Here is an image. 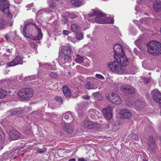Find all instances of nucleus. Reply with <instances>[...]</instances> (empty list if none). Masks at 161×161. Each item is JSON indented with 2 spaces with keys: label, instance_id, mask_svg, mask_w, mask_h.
<instances>
[{
  "label": "nucleus",
  "instance_id": "nucleus-13",
  "mask_svg": "<svg viewBox=\"0 0 161 161\" xmlns=\"http://www.w3.org/2000/svg\"><path fill=\"white\" fill-rule=\"evenodd\" d=\"M84 126L85 128H86L95 129L98 127V125L97 123L87 120L85 121Z\"/></svg>",
  "mask_w": 161,
  "mask_h": 161
},
{
  "label": "nucleus",
  "instance_id": "nucleus-22",
  "mask_svg": "<svg viewBox=\"0 0 161 161\" xmlns=\"http://www.w3.org/2000/svg\"><path fill=\"white\" fill-rule=\"evenodd\" d=\"M144 103L141 100H137L135 103V107L138 110L142 109L144 107Z\"/></svg>",
  "mask_w": 161,
  "mask_h": 161
},
{
  "label": "nucleus",
  "instance_id": "nucleus-19",
  "mask_svg": "<svg viewBox=\"0 0 161 161\" xmlns=\"http://www.w3.org/2000/svg\"><path fill=\"white\" fill-rule=\"evenodd\" d=\"M63 91L64 95L67 97H70L72 95V93L70 91L69 89L68 86L66 85H64L63 86Z\"/></svg>",
  "mask_w": 161,
  "mask_h": 161
},
{
  "label": "nucleus",
  "instance_id": "nucleus-26",
  "mask_svg": "<svg viewBox=\"0 0 161 161\" xmlns=\"http://www.w3.org/2000/svg\"><path fill=\"white\" fill-rule=\"evenodd\" d=\"M5 135L0 128V144H2L4 142Z\"/></svg>",
  "mask_w": 161,
  "mask_h": 161
},
{
  "label": "nucleus",
  "instance_id": "nucleus-30",
  "mask_svg": "<svg viewBox=\"0 0 161 161\" xmlns=\"http://www.w3.org/2000/svg\"><path fill=\"white\" fill-rule=\"evenodd\" d=\"M104 23L107 24H113L114 22V20H113V18H110L107 17L104 15Z\"/></svg>",
  "mask_w": 161,
  "mask_h": 161
},
{
  "label": "nucleus",
  "instance_id": "nucleus-1",
  "mask_svg": "<svg viewBox=\"0 0 161 161\" xmlns=\"http://www.w3.org/2000/svg\"><path fill=\"white\" fill-rule=\"evenodd\" d=\"M113 49L115 59L112 62L108 63V67L113 72L119 74H123L125 70L124 66L128 64V60L125 55L123 49L119 44H115Z\"/></svg>",
  "mask_w": 161,
  "mask_h": 161
},
{
  "label": "nucleus",
  "instance_id": "nucleus-31",
  "mask_svg": "<svg viewBox=\"0 0 161 161\" xmlns=\"http://www.w3.org/2000/svg\"><path fill=\"white\" fill-rule=\"evenodd\" d=\"M7 95V93L5 91L2 89H0V98L5 97Z\"/></svg>",
  "mask_w": 161,
  "mask_h": 161
},
{
  "label": "nucleus",
  "instance_id": "nucleus-10",
  "mask_svg": "<svg viewBox=\"0 0 161 161\" xmlns=\"http://www.w3.org/2000/svg\"><path fill=\"white\" fill-rule=\"evenodd\" d=\"M113 108L110 106H108L102 110L103 113L107 119L109 120L112 117Z\"/></svg>",
  "mask_w": 161,
  "mask_h": 161
},
{
  "label": "nucleus",
  "instance_id": "nucleus-14",
  "mask_svg": "<svg viewBox=\"0 0 161 161\" xmlns=\"http://www.w3.org/2000/svg\"><path fill=\"white\" fill-rule=\"evenodd\" d=\"M63 54L68 58H71L73 54V52L69 47H63L62 48Z\"/></svg>",
  "mask_w": 161,
  "mask_h": 161
},
{
  "label": "nucleus",
  "instance_id": "nucleus-34",
  "mask_svg": "<svg viewBox=\"0 0 161 161\" xmlns=\"http://www.w3.org/2000/svg\"><path fill=\"white\" fill-rule=\"evenodd\" d=\"M76 37L79 40H81L83 39V35L80 33H77L76 34Z\"/></svg>",
  "mask_w": 161,
  "mask_h": 161
},
{
  "label": "nucleus",
  "instance_id": "nucleus-58",
  "mask_svg": "<svg viewBox=\"0 0 161 161\" xmlns=\"http://www.w3.org/2000/svg\"><path fill=\"white\" fill-rule=\"evenodd\" d=\"M159 105H160V107H161V102L159 103Z\"/></svg>",
  "mask_w": 161,
  "mask_h": 161
},
{
  "label": "nucleus",
  "instance_id": "nucleus-47",
  "mask_svg": "<svg viewBox=\"0 0 161 161\" xmlns=\"http://www.w3.org/2000/svg\"><path fill=\"white\" fill-rule=\"evenodd\" d=\"M4 38L7 40H10L9 36L8 34H6L4 36Z\"/></svg>",
  "mask_w": 161,
  "mask_h": 161
},
{
  "label": "nucleus",
  "instance_id": "nucleus-57",
  "mask_svg": "<svg viewBox=\"0 0 161 161\" xmlns=\"http://www.w3.org/2000/svg\"><path fill=\"white\" fill-rule=\"evenodd\" d=\"M8 18H9L11 19V18L12 16H8Z\"/></svg>",
  "mask_w": 161,
  "mask_h": 161
},
{
  "label": "nucleus",
  "instance_id": "nucleus-38",
  "mask_svg": "<svg viewBox=\"0 0 161 161\" xmlns=\"http://www.w3.org/2000/svg\"><path fill=\"white\" fill-rule=\"evenodd\" d=\"M68 15L69 18L71 19H74L75 17H77V15L76 14L73 13H69L68 14Z\"/></svg>",
  "mask_w": 161,
  "mask_h": 161
},
{
  "label": "nucleus",
  "instance_id": "nucleus-9",
  "mask_svg": "<svg viewBox=\"0 0 161 161\" xmlns=\"http://www.w3.org/2000/svg\"><path fill=\"white\" fill-rule=\"evenodd\" d=\"M120 89L122 92L128 94H133L136 92L135 88L129 85L123 84L121 87Z\"/></svg>",
  "mask_w": 161,
  "mask_h": 161
},
{
  "label": "nucleus",
  "instance_id": "nucleus-20",
  "mask_svg": "<svg viewBox=\"0 0 161 161\" xmlns=\"http://www.w3.org/2000/svg\"><path fill=\"white\" fill-rule=\"evenodd\" d=\"M70 2L73 7H78L83 4V0H71Z\"/></svg>",
  "mask_w": 161,
  "mask_h": 161
},
{
  "label": "nucleus",
  "instance_id": "nucleus-12",
  "mask_svg": "<svg viewBox=\"0 0 161 161\" xmlns=\"http://www.w3.org/2000/svg\"><path fill=\"white\" fill-rule=\"evenodd\" d=\"M23 63L20 57L17 56L14 59L10 62L7 64L6 67H10L14 66L19 64H22Z\"/></svg>",
  "mask_w": 161,
  "mask_h": 161
},
{
  "label": "nucleus",
  "instance_id": "nucleus-18",
  "mask_svg": "<svg viewBox=\"0 0 161 161\" xmlns=\"http://www.w3.org/2000/svg\"><path fill=\"white\" fill-rule=\"evenodd\" d=\"M153 8L156 12H158L161 10V1L157 0L153 3Z\"/></svg>",
  "mask_w": 161,
  "mask_h": 161
},
{
  "label": "nucleus",
  "instance_id": "nucleus-51",
  "mask_svg": "<svg viewBox=\"0 0 161 161\" xmlns=\"http://www.w3.org/2000/svg\"><path fill=\"white\" fill-rule=\"evenodd\" d=\"M6 51L7 52H8L9 53H10L11 52L10 51V49H7L6 50Z\"/></svg>",
  "mask_w": 161,
  "mask_h": 161
},
{
  "label": "nucleus",
  "instance_id": "nucleus-27",
  "mask_svg": "<svg viewBox=\"0 0 161 161\" xmlns=\"http://www.w3.org/2000/svg\"><path fill=\"white\" fill-rule=\"evenodd\" d=\"M76 58H75V61L78 63H81L83 62V57L79 55L76 54L75 55Z\"/></svg>",
  "mask_w": 161,
  "mask_h": 161
},
{
  "label": "nucleus",
  "instance_id": "nucleus-29",
  "mask_svg": "<svg viewBox=\"0 0 161 161\" xmlns=\"http://www.w3.org/2000/svg\"><path fill=\"white\" fill-rule=\"evenodd\" d=\"M47 4L49 7L52 9L55 6V3L54 0H48Z\"/></svg>",
  "mask_w": 161,
  "mask_h": 161
},
{
  "label": "nucleus",
  "instance_id": "nucleus-60",
  "mask_svg": "<svg viewBox=\"0 0 161 161\" xmlns=\"http://www.w3.org/2000/svg\"><path fill=\"white\" fill-rule=\"evenodd\" d=\"M22 27V25H21V27L20 28H21V27Z\"/></svg>",
  "mask_w": 161,
  "mask_h": 161
},
{
  "label": "nucleus",
  "instance_id": "nucleus-56",
  "mask_svg": "<svg viewBox=\"0 0 161 161\" xmlns=\"http://www.w3.org/2000/svg\"><path fill=\"white\" fill-rule=\"evenodd\" d=\"M68 116V115H65L64 116V118L65 119H66L67 118Z\"/></svg>",
  "mask_w": 161,
  "mask_h": 161
},
{
  "label": "nucleus",
  "instance_id": "nucleus-3",
  "mask_svg": "<svg viewBox=\"0 0 161 161\" xmlns=\"http://www.w3.org/2000/svg\"><path fill=\"white\" fill-rule=\"evenodd\" d=\"M147 47L149 53L155 56L161 54V43L159 42L151 41L147 45Z\"/></svg>",
  "mask_w": 161,
  "mask_h": 161
},
{
  "label": "nucleus",
  "instance_id": "nucleus-37",
  "mask_svg": "<svg viewBox=\"0 0 161 161\" xmlns=\"http://www.w3.org/2000/svg\"><path fill=\"white\" fill-rule=\"evenodd\" d=\"M24 133L26 135H29L32 133L31 130L29 128H28L25 129L24 131Z\"/></svg>",
  "mask_w": 161,
  "mask_h": 161
},
{
  "label": "nucleus",
  "instance_id": "nucleus-35",
  "mask_svg": "<svg viewBox=\"0 0 161 161\" xmlns=\"http://www.w3.org/2000/svg\"><path fill=\"white\" fill-rule=\"evenodd\" d=\"M55 100L58 102L62 103L63 102V99L61 97L57 96L55 98Z\"/></svg>",
  "mask_w": 161,
  "mask_h": 161
},
{
  "label": "nucleus",
  "instance_id": "nucleus-52",
  "mask_svg": "<svg viewBox=\"0 0 161 161\" xmlns=\"http://www.w3.org/2000/svg\"><path fill=\"white\" fill-rule=\"evenodd\" d=\"M134 52L135 53H136V52H137V49L136 48H135L134 49Z\"/></svg>",
  "mask_w": 161,
  "mask_h": 161
},
{
  "label": "nucleus",
  "instance_id": "nucleus-42",
  "mask_svg": "<svg viewBox=\"0 0 161 161\" xmlns=\"http://www.w3.org/2000/svg\"><path fill=\"white\" fill-rule=\"evenodd\" d=\"M69 32L67 30H64L63 31V33L65 35H68L69 34Z\"/></svg>",
  "mask_w": 161,
  "mask_h": 161
},
{
  "label": "nucleus",
  "instance_id": "nucleus-11",
  "mask_svg": "<svg viewBox=\"0 0 161 161\" xmlns=\"http://www.w3.org/2000/svg\"><path fill=\"white\" fill-rule=\"evenodd\" d=\"M9 135L11 139L13 140L23 139L24 137L21 134L14 129H13L10 131Z\"/></svg>",
  "mask_w": 161,
  "mask_h": 161
},
{
  "label": "nucleus",
  "instance_id": "nucleus-50",
  "mask_svg": "<svg viewBox=\"0 0 161 161\" xmlns=\"http://www.w3.org/2000/svg\"><path fill=\"white\" fill-rule=\"evenodd\" d=\"M68 161H76V159L75 158H72L71 159H69Z\"/></svg>",
  "mask_w": 161,
  "mask_h": 161
},
{
  "label": "nucleus",
  "instance_id": "nucleus-36",
  "mask_svg": "<svg viewBox=\"0 0 161 161\" xmlns=\"http://www.w3.org/2000/svg\"><path fill=\"white\" fill-rule=\"evenodd\" d=\"M50 76L52 78H55L58 77V75L55 72H51L49 74Z\"/></svg>",
  "mask_w": 161,
  "mask_h": 161
},
{
  "label": "nucleus",
  "instance_id": "nucleus-59",
  "mask_svg": "<svg viewBox=\"0 0 161 161\" xmlns=\"http://www.w3.org/2000/svg\"><path fill=\"white\" fill-rule=\"evenodd\" d=\"M142 20V19H141L140 20V22H141Z\"/></svg>",
  "mask_w": 161,
  "mask_h": 161
},
{
  "label": "nucleus",
  "instance_id": "nucleus-25",
  "mask_svg": "<svg viewBox=\"0 0 161 161\" xmlns=\"http://www.w3.org/2000/svg\"><path fill=\"white\" fill-rule=\"evenodd\" d=\"M71 30L73 32H76L80 30V27L76 24H73L71 25Z\"/></svg>",
  "mask_w": 161,
  "mask_h": 161
},
{
  "label": "nucleus",
  "instance_id": "nucleus-43",
  "mask_svg": "<svg viewBox=\"0 0 161 161\" xmlns=\"http://www.w3.org/2000/svg\"><path fill=\"white\" fill-rule=\"evenodd\" d=\"M140 41L139 39H137L136 40L135 42V43L136 45H138V44H140Z\"/></svg>",
  "mask_w": 161,
  "mask_h": 161
},
{
  "label": "nucleus",
  "instance_id": "nucleus-7",
  "mask_svg": "<svg viewBox=\"0 0 161 161\" xmlns=\"http://www.w3.org/2000/svg\"><path fill=\"white\" fill-rule=\"evenodd\" d=\"M9 8V4L7 0H0V9L1 11L6 13L8 16L10 14Z\"/></svg>",
  "mask_w": 161,
  "mask_h": 161
},
{
  "label": "nucleus",
  "instance_id": "nucleus-41",
  "mask_svg": "<svg viewBox=\"0 0 161 161\" xmlns=\"http://www.w3.org/2000/svg\"><path fill=\"white\" fill-rule=\"evenodd\" d=\"M63 21H64V24H65L67 23L68 22V19L66 17L63 16Z\"/></svg>",
  "mask_w": 161,
  "mask_h": 161
},
{
  "label": "nucleus",
  "instance_id": "nucleus-46",
  "mask_svg": "<svg viewBox=\"0 0 161 161\" xmlns=\"http://www.w3.org/2000/svg\"><path fill=\"white\" fill-rule=\"evenodd\" d=\"M78 161H87V160L85 158H79L78 159Z\"/></svg>",
  "mask_w": 161,
  "mask_h": 161
},
{
  "label": "nucleus",
  "instance_id": "nucleus-55",
  "mask_svg": "<svg viewBox=\"0 0 161 161\" xmlns=\"http://www.w3.org/2000/svg\"><path fill=\"white\" fill-rule=\"evenodd\" d=\"M158 138H159V140L161 142L160 144H161V137H159Z\"/></svg>",
  "mask_w": 161,
  "mask_h": 161
},
{
  "label": "nucleus",
  "instance_id": "nucleus-23",
  "mask_svg": "<svg viewBox=\"0 0 161 161\" xmlns=\"http://www.w3.org/2000/svg\"><path fill=\"white\" fill-rule=\"evenodd\" d=\"M68 58L67 57H65L63 54L60 55L58 58L59 63L60 64H64L66 62V60Z\"/></svg>",
  "mask_w": 161,
  "mask_h": 161
},
{
  "label": "nucleus",
  "instance_id": "nucleus-40",
  "mask_svg": "<svg viewBox=\"0 0 161 161\" xmlns=\"http://www.w3.org/2000/svg\"><path fill=\"white\" fill-rule=\"evenodd\" d=\"M95 76L96 78L98 79H99L101 80H103L104 79V77L102 75L98 74H97L95 75Z\"/></svg>",
  "mask_w": 161,
  "mask_h": 161
},
{
  "label": "nucleus",
  "instance_id": "nucleus-15",
  "mask_svg": "<svg viewBox=\"0 0 161 161\" xmlns=\"http://www.w3.org/2000/svg\"><path fill=\"white\" fill-rule=\"evenodd\" d=\"M121 117L125 119H129L131 116V114L130 110L127 109H122L119 112Z\"/></svg>",
  "mask_w": 161,
  "mask_h": 161
},
{
  "label": "nucleus",
  "instance_id": "nucleus-53",
  "mask_svg": "<svg viewBox=\"0 0 161 161\" xmlns=\"http://www.w3.org/2000/svg\"><path fill=\"white\" fill-rule=\"evenodd\" d=\"M17 149H21V147H19V146H17Z\"/></svg>",
  "mask_w": 161,
  "mask_h": 161
},
{
  "label": "nucleus",
  "instance_id": "nucleus-8",
  "mask_svg": "<svg viewBox=\"0 0 161 161\" xmlns=\"http://www.w3.org/2000/svg\"><path fill=\"white\" fill-rule=\"evenodd\" d=\"M107 99L108 101L116 105L119 104L121 103V97L118 94L114 93H112L111 95L108 96Z\"/></svg>",
  "mask_w": 161,
  "mask_h": 161
},
{
  "label": "nucleus",
  "instance_id": "nucleus-17",
  "mask_svg": "<svg viewBox=\"0 0 161 161\" xmlns=\"http://www.w3.org/2000/svg\"><path fill=\"white\" fill-rule=\"evenodd\" d=\"M22 113L23 110L21 108H17L12 109L8 111L7 114L8 115H19L22 114Z\"/></svg>",
  "mask_w": 161,
  "mask_h": 161
},
{
  "label": "nucleus",
  "instance_id": "nucleus-5",
  "mask_svg": "<svg viewBox=\"0 0 161 161\" xmlns=\"http://www.w3.org/2000/svg\"><path fill=\"white\" fill-rule=\"evenodd\" d=\"M33 89L31 88L22 89L18 92V95L21 98L28 100L32 96Z\"/></svg>",
  "mask_w": 161,
  "mask_h": 161
},
{
  "label": "nucleus",
  "instance_id": "nucleus-48",
  "mask_svg": "<svg viewBox=\"0 0 161 161\" xmlns=\"http://www.w3.org/2000/svg\"><path fill=\"white\" fill-rule=\"evenodd\" d=\"M33 6V4L32 3L30 4H28L27 5L26 7L27 8H30L32 7Z\"/></svg>",
  "mask_w": 161,
  "mask_h": 161
},
{
  "label": "nucleus",
  "instance_id": "nucleus-39",
  "mask_svg": "<svg viewBox=\"0 0 161 161\" xmlns=\"http://www.w3.org/2000/svg\"><path fill=\"white\" fill-rule=\"evenodd\" d=\"M46 151L47 149L46 147H45L43 148L42 150L41 149H39L37 150V152L38 153H42L45 152Z\"/></svg>",
  "mask_w": 161,
  "mask_h": 161
},
{
  "label": "nucleus",
  "instance_id": "nucleus-45",
  "mask_svg": "<svg viewBox=\"0 0 161 161\" xmlns=\"http://www.w3.org/2000/svg\"><path fill=\"white\" fill-rule=\"evenodd\" d=\"M83 98L86 100H89L90 98V97L87 95H84L83 96Z\"/></svg>",
  "mask_w": 161,
  "mask_h": 161
},
{
  "label": "nucleus",
  "instance_id": "nucleus-16",
  "mask_svg": "<svg viewBox=\"0 0 161 161\" xmlns=\"http://www.w3.org/2000/svg\"><path fill=\"white\" fill-rule=\"evenodd\" d=\"M153 92H154L153 95V100L159 103L161 102V93L158 90L153 91Z\"/></svg>",
  "mask_w": 161,
  "mask_h": 161
},
{
  "label": "nucleus",
  "instance_id": "nucleus-28",
  "mask_svg": "<svg viewBox=\"0 0 161 161\" xmlns=\"http://www.w3.org/2000/svg\"><path fill=\"white\" fill-rule=\"evenodd\" d=\"M93 82L92 81L87 82L85 84V87L87 89H93L94 88L93 85Z\"/></svg>",
  "mask_w": 161,
  "mask_h": 161
},
{
  "label": "nucleus",
  "instance_id": "nucleus-44",
  "mask_svg": "<svg viewBox=\"0 0 161 161\" xmlns=\"http://www.w3.org/2000/svg\"><path fill=\"white\" fill-rule=\"evenodd\" d=\"M11 19L10 21H8L7 23L8 24H9L10 26H12L13 21Z\"/></svg>",
  "mask_w": 161,
  "mask_h": 161
},
{
  "label": "nucleus",
  "instance_id": "nucleus-33",
  "mask_svg": "<svg viewBox=\"0 0 161 161\" xmlns=\"http://www.w3.org/2000/svg\"><path fill=\"white\" fill-rule=\"evenodd\" d=\"M151 80V78L150 77L148 78L142 77V80L143 82L146 84H148L150 82Z\"/></svg>",
  "mask_w": 161,
  "mask_h": 161
},
{
  "label": "nucleus",
  "instance_id": "nucleus-2",
  "mask_svg": "<svg viewBox=\"0 0 161 161\" xmlns=\"http://www.w3.org/2000/svg\"><path fill=\"white\" fill-rule=\"evenodd\" d=\"M22 33L26 38L33 40H40L43 36L41 29L33 22L26 23L24 25Z\"/></svg>",
  "mask_w": 161,
  "mask_h": 161
},
{
  "label": "nucleus",
  "instance_id": "nucleus-32",
  "mask_svg": "<svg viewBox=\"0 0 161 161\" xmlns=\"http://www.w3.org/2000/svg\"><path fill=\"white\" fill-rule=\"evenodd\" d=\"M5 21L3 19H1L0 20V30L3 29L5 28Z\"/></svg>",
  "mask_w": 161,
  "mask_h": 161
},
{
  "label": "nucleus",
  "instance_id": "nucleus-4",
  "mask_svg": "<svg viewBox=\"0 0 161 161\" xmlns=\"http://www.w3.org/2000/svg\"><path fill=\"white\" fill-rule=\"evenodd\" d=\"M104 15L95 9H93L92 12L89 13L88 14L89 17L97 16L95 18V21L100 24H104Z\"/></svg>",
  "mask_w": 161,
  "mask_h": 161
},
{
  "label": "nucleus",
  "instance_id": "nucleus-24",
  "mask_svg": "<svg viewBox=\"0 0 161 161\" xmlns=\"http://www.w3.org/2000/svg\"><path fill=\"white\" fill-rule=\"evenodd\" d=\"M92 97L96 100H100L102 99V95L98 92L93 93Z\"/></svg>",
  "mask_w": 161,
  "mask_h": 161
},
{
  "label": "nucleus",
  "instance_id": "nucleus-6",
  "mask_svg": "<svg viewBox=\"0 0 161 161\" xmlns=\"http://www.w3.org/2000/svg\"><path fill=\"white\" fill-rule=\"evenodd\" d=\"M147 144L149 146V150L151 152L154 153L158 151V146L155 142V140L153 136H149Z\"/></svg>",
  "mask_w": 161,
  "mask_h": 161
},
{
  "label": "nucleus",
  "instance_id": "nucleus-21",
  "mask_svg": "<svg viewBox=\"0 0 161 161\" xmlns=\"http://www.w3.org/2000/svg\"><path fill=\"white\" fill-rule=\"evenodd\" d=\"M73 126L70 124L64 125V130L69 134H71L73 131Z\"/></svg>",
  "mask_w": 161,
  "mask_h": 161
},
{
  "label": "nucleus",
  "instance_id": "nucleus-54",
  "mask_svg": "<svg viewBox=\"0 0 161 161\" xmlns=\"http://www.w3.org/2000/svg\"><path fill=\"white\" fill-rule=\"evenodd\" d=\"M142 161H148L146 158H145L144 159H143Z\"/></svg>",
  "mask_w": 161,
  "mask_h": 161
},
{
  "label": "nucleus",
  "instance_id": "nucleus-49",
  "mask_svg": "<svg viewBox=\"0 0 161 161\" xmlns=\"http://www.w3.org/2000/svg\"><path fill=\"white\" fill-rule=\"evenodd\" d=\"M136 46L140 50L142 49V46L140 45V44H138V45H136Z\"/></svg>",
  "mask_w": 161,
  "mask_h": 161
}]
</instances>
